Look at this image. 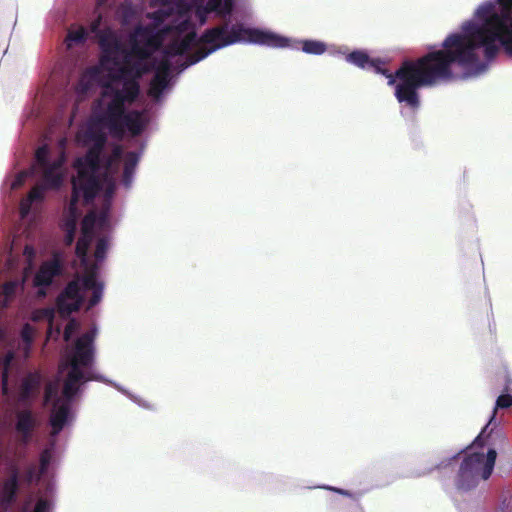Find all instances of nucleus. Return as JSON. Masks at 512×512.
<instances>
[{
  "instance_id": "obj_1",
  "label": "nucleus",
  "mask_w": 512,
  "mask_h": 512,
  "mask_svg": "<svg viewBox=\"0 0 512 512\" xmlns=\"http://www.w3.org/2000/svg\"><path fill=\"white\" fill-rule=\"evenodd\" d=\"M501 28L498 20L497 3L488 1L478 7L475 21H466L461 33L448 35L442 49L428 52L416 60H404L396 76L400 83L396 87V99L416 110L420 107L418 89L432 87L454 77L452 65L470 69L478 65L476 50L484 47L487 60L493 59L499 51L496 41L501 44Z\"/></svg>"
},
{
  "instance_id": "obj_2",
  "label": "nucleus",
  "mask_w": 512,
  "mask_h": 512,
  "mask_svg": "<svg viewBox=\"0 0 512 512\" xmlns=\"http://www.w3.org/2000/svg\"><path fill=\"white\" fill-rule=\"evenodd\" d=\"M171 29L168 33L175 32L178 35L186 33L182 38L171 41L165 48L164 53L168 57L184 55L191 47L201 45L198 49L187 55L182 68H187L206 58L209 54L233 45L238 42L247 41L254 44L265 45L273 48H285L290 44L288 38L278 34L256 28H246L241 23L231 25L229 18L219 25L206 29L200 38H197L193 23L188 19H182L175 25H167Z\"/></svg>"
},
{
  "instance_id": "obj_3",
  "label": "nucleus",
  "mask_w": 512,
  "mask_h": 512,
  "mask_svg": "<svg viewBox=\"0 0 512 512\" xmlns=\"http://www.w3.org/2000/svg\"><path fill=\"white\" fill-rule=\"evenodd\" d=\"M89 139L92 141V145L83 157L77 158L74 162L77 176L72 179V194L69 203L71 211L77 208L80 197L83 198L85 204H89L102 188L99 172L107 136L102 131H93L89 134Z\"/></svg>"
},
{
  "instance_id": "obj_4",
  "label": "nucleus",
  "mask_w": 512,
  "mask_h": 512,
  "mask_svg": "<svg viewBox=\"0 0 512 512\" xmlns=\"http://www.w3.org/2000/svg\"><path fill=\"white\" fill-rule=\"evenodd\" d=\"M132 49L123 54V61L119 60L116 71L111 74L114 82H122V88H116L110 84L104 85L106 90L102 93L103 97L113 96L112 108H118L122 105V97L129 100H137L140 95L139 80L143 75L152 70V66L145 62L146 59L136 58L132 60Z\"/></svg>"
},
{
  "instance_id": "obj_5",
  "label": "nucleus",
  "mask_w": 512,
  "mask_h": 512,
  "mask_svg": "<svg viewBox=\"0 0 512 512\" xmlns=\"http://www.w3.org/2000/svg\"><path fill=\"white\" fill-rule=\"evenodd\" d=\"M493 430L485 434L488 444L483 447L474 446V442L467 448L456 477V487L459 490L468 491L475 488L480 480H487L494 469L497 452L489 447L486 454L483 448L490 446Z\"/></svg>"
},
{
  "instance_id": "obj_6",
  "label": "nucleus",
  "mask_w": 512,
  "mask_h": 512,
  "mask_svg": "<svg viewBox=\"0 0 512 512\" xmlns=\"http://www.w3.org/2000/svg\"><path fill=\"white\" fill-rule=\"evenodd\" d=\"M95 330L83 333L75 341L74 350L68 360L69 371L64 379L62 396L73 399L80 390L81 385L92 380L81 368L90 367L94 360Z\"/></svg>"
},
{
  "instance_id": "obj_7",
  "label": "nucleus",
  "mask_w": 512,
  "mask_h": 512,
  "mask_svg": "<svg viewBox=\"0 0 512 512\" xmlns=\"http://www.w3.org/2000/svg\"><path fill=\"white\" fill-rule=\"evenodd\" d=\"M107 103L105 109L95 114L96 122L107 128L113 137H122L125 131H129L132 136L142 134L148 124L144 111L132 110L126 112V104L131 105L136 100L122 97V105L118 108H112L113 96Z\"/></svg>"
},
{
  "instance_id": "obj_8",
  "label": "nucleus",
  "mask_w": 512,
  "mask_h": 512,
  "mask_svg": "<svg viewBox=\"0 0 512 512\" xmlns=\"http://www.w3.org/2000/svg\"><path fill=\"white\" fill-rule=\"evenodd\" d=\"M170 27H164L161 30H155L153 27H139L136 29V35L139 39L134 40L131 46L132 53L136 58L149 59L153 52L157 51L168 34Z\"/></svg>"
},
{
  "instance_id": "obj_9",
  "label": "nucleus",
  "mask_w": 512,
  "mask_h": 512,
  "mask_svg": "<svg viewBox=\"0 0 512 512\" xmlns=\"http://www.w3.org/2000/svg\"><path fill=\"white\" fill-rule=\"evenodd\" d=\"M81 285L78 280L70 281L64 290L58 295L56 306L62 316H68L78 311L83 304Z\"/></svg>"
},
{
  "instance_id": "obj_10",
  "label": "nucleus",
  "mask_w": 512,
  "mask_h": 512,
  "mask_svg": "<svg viewBox=\"0 0 512 512\" xmlns=\"http://www.w3.org/2000/svg\"><path fill=\"white\" fill-rule=\"evenodd\" d=\"M98 42L102 50L101 63H111L119 65L118 54H124L126 50L123 48L116 34L109 28H105L98 32Z\"/></svg>"
},
{
  "instance_id": "obj_11",
  "label": "nucleus",
  "mask_w": 512,
  "mask_h": 512,
  "mask_svg": "<svg viewBox=\"0 0 512 512\" xmlns=\"http://www.w3.org/2000/svg\"><path fill=\"white\" fill-rule=\"evenodd\" d=\"M497 3L498 20L501 28V46L507 56L512 58V0H495Z\"/></svg>"
},
{
  "instance_id": "obj_12",
  "label": "nucleus",
  "mask_w": 512,
  "mask_h": 512,
  "mask_svg": "<svg viewBox=\"0 0 512 512\" xmlns=\"http://www.w3.org/2000/svg\"><path fill=\"white\" fill-rule=\"evenodd\" d=\"M62 272L61 264L58 260L43 262L33 278V285L38 288L37 294L40 297L46 296V288L49 287L53 279Z\"/></svg>"
},
{
  "instance_id": "obj_13",
  "label": "nucleus",
  "mask_w": 512,
  "mask_h": 512,
  "mask_svg": "<svg viewBox=\"0 0 512 512\" xmlns=\"http://www.w3.org/2000/svg\"><path fill=\"white\" fill-rule=\"evenodd\" d=\"M346 61L359 67V68H367L372 67L376 72L384 74L388 78V85H395V88L400 83L399 78L396 76L397 71L400 67L395 71L394 74L389 73L386 69H381L380 66L376 63L375 60L371 59L369 55L362 50H355L349 53L346 56Z\"/></svg>"
},
{
  "instance_id": "obj_14",
  "label": "nucleus",
  "mask_w": 512,
  "mask_h": 512,
  "mask_svg": "<svg viewBox=\"0 0 512 512\" xmlns=\"http://www.w3.org/2000/svg\"><path fill=\"white\" fill-rule=\"evenodd\" d=\"M64 156L61 155L58 159L54 160L50 165L42 167V184L50 190L59 189L64 180Z\"/></svg>"
},
{
  "instance_id": "obj_15",
  "label": "nucleus",
  "mask_w": 512,
  "mask_h": 512,
  "mask_svg": "<svg viewBox=\"0 0 512 512\" xmlns=\"http://www.w3.org/2000/svg\"><path fill=\"white\" fill-rule=\"evenodd\" d=\"M17 421L15 425V429L17 433L21 436V441L24 444H27L31 441L33 432L38 425V421L34 415V413L29 410H21L16 415Z\"/></svg>"
},
{
  "instance_id": "obj_16",
  "label": "nucleus",
  "mask_w": 512,
  "mask_h": 512,
  "mask_svg": "<svg viewBox=\"0 0 512 512\" xmlns=\"http://www.w3.org/2000/svg\"><path fill=\"white\" fill-rule=\"evenodd\" d=\"M42 376L39 372H30L22 380L19 391L21 402L34 399L40 391Z\"/></svg>"
},
{
  "instance_id": "obj_17",
  "label": "nucleus",
  "mask_w": 512,
  "mask_h": 512,
  "mask_svg": "<svg viewBox=\"0 0 512 512\" xmlns=\"http://www.w3.org/2000/svg\"><path fill=\"white\" fill-rule=\"evenodd\" d=\"M64 400L61 403L54 404V409L50 416V425L52 427L51 435L57 436L67 423L70 412V401L63 396Z\"/></svg>"
},
{
  "instance_id": "obj_18",
  "label": "nucleus",
  "mask_w": 512,
  "mask_h": 512,
  "mask_svg": "<svg viewBox=\"0 0 512 512\" xmlns=\"http://www.w3.org/2000/svg\"><path fill=\"white\" fill-rule=\"evenodd\" d=\"M18 490L19 475L17 470H13L0 487V503L5 506L11 505L16 500Z\"/></svg>"
},
{
  "instance_id": "obj_19",
  "label": "nucleus",
  "mask_w": 512,
  "mask_h": 512,
  "mask_svg": "<svg viewBox=\"0 0 512 512\" xmlns=\"http://www.w3.org/2000/svg\"><path fill=\"white\" fill-rule=\"evenodd\" d=\"M46 190L49 189L42 183H38L30 190L28 195L20 201L19 212L21 218H25L29 215L34 202L44 199Z\"/></svg>"
},
{
  "instance_id": "obj_20",
  "label": "nucleus",
  "mask_w": 512,
  "mask_h": 512,
  "mask_svg": "<svg viewBox=\"0 0 512 512\" xmlns=\"http://www.w3.org/2000/svg\"><path fill=\"white\" fill-rule=\"evenodd\" d=\"M512 406V395L510 394H502L500 395L496 400V405L493 410V414L488 422V424L482 429L481 433L475 438L474 440V446L477 447H483L484 445L488 444V442L485 440V434L487 433L488 426L493 422L495 419V415L498 409H504L509 408Z\"/></svg>"
},
{
  "instance_id": "obj_21",
  "label": "nucleus",
  "mask_w": 512,
  "mask_h": 512,
  "mask_svg": "<svg viewBox=\"0 0 512 512\" xmlns=\"http://www.w3.org/2000/svg\"><path fill=\"white\" fill-rule=\"evenodd\" d=\"M139 162V155L135 151H129L126 153L124 158V169L122 175V183L125 187L129 188L131 186L133 176L136 170V167Z\"/></svg>"
},
{
  "instance_id": "obj_22",
  "label": "nucleus",
  "mask_w": 512,
  "mask_h": 512,
  "mask_svg": "<svg viewBox=\"0 0 512 512\" xmlns=\"http://www.w3.org/2000/svg\"><path fill=\"white\" fill-rule=\"evenodd\" d=\"M123 151L120 145H116L111 154L105 158L102 157L101 168L105 177L114 175L118 170V163L122 157Z\"/></svg>"
},
{
  "instance_id": "obj_23",
  "label": "nucleus",
  "mask_w": 512,
  "mask_h": 512,
  "mask_svg": "<svg viewBox=\"0 0 512 512\" xmlns=\"http://www.w3.org/2000/svg\"><path fill=\"white\" fill-rule=\"evenodd\" d=\"M170 73L171 63L169 62V60L164 59L157 66L151 83H153V85L158 86L159 88L166 89L170 80Z\"/></svg>"
},
{
  "instance_id": "obj_24",
  "label": "nucleus",
  "mask_w": 512,
  "mask_h": 512,
  "mask_svg": "<svg viewBox=\"0 0 512 512\" xmlns=\"http://www.w3.org/2000/svg\"><path fill=\"white\" fill-rule=\"evenodd\" d=\"M234 7V0H208L206 10L215 12L218 16L226 18L230 16Z\"/></svg>"
},
{
  "instance_id": "obj_25",
  "label": "nucleus",
  "mask_w": 512,
  "mask_h": 512,
  "mask_svg": "<svg viewBox=\"0 0 512 512\" xmlns=\"http://www.w3.org/2000/svg\"><path fill=\"white\" fill-rule=\"evenodd\" d=\"M92 239L93 238L90 237L80 236L76 243L75 254L83 264L87 262V253Z\"/></svg>"
},
{
  "instance_id": "obj_26",
  "label": "nucleus",
  "mask_w": 512,
  "mask_h": 512,
  "mask_svg": "<svg viewBox=\"0 0 512 512\" xmlns=\"http://www.w3.org/2000/svg\"><path fill=\"white\" fill-rule=\"evenodd\" d=\"M58 390H59V384L57 381H50L46 384L45 390H44V403L48 404L52 400H54V404H58L63 402L58 397Z\"/></svg>"
},
{
  "instance_id": "obj_27",
  "label": "nucleus",
  "mask_w": 512,
  "mask_h": 512,
  "mask_svg": "<svg viewBox=\"0 0 512 512\" xmlns=\"http://www.w3.org/2000/svg\"><path fill=\"white\" fill-rule=\"evenodd\" d=\"M302 50L308 54L320 55L326 51V45L321 41L306 40L302 43Z\"/></svg>"
},
{
  "instance_id": "obj_28",
  "label": "nucleus",
  "mask_w": 512,
  "mask_h": 512,
  "mask_svg": "<svg viewBox=\"0 0 512 512\" xmlns=\"http://www.w3.org/2000/svg\"><path fill=\"white\" fill-rule=\"evenodd\" d=\"M43 475L44 474L42 472H40V470L36 466V464L32 463V464L28 465V467L26 468V470L23 474V480L28 485H30L32 483H38L41 480Z\"/></svg>"
},
{
  "instance_id": "obj_29",
  "label": "nucleus",
  "mask_w": 512,
  "mask_h": 512,
  "mask_svg": "<svg viewBox=\"0 0 512 512\" xmlns=\"http://www.w3.org/2000/svg\"><path fill=\"white\" fill-rule=\"evenodd\" d=\"M174 9L172 7H162L152 13L148 14V18L152 19L156 26L161 25L166 21L172 14Z\"/></svg>"
},
{
  "instance_id": "obj_30",
  "label": "nucleus",
  "mask_w": 512,
  "mask_h": 512,
  "mask_svg": "<svg viewBox=\"0 0 512 512\" xmlns=\"http://www.w3.org/2000/svg\"><path fill=\"white\" fill-rule=\"evenodd\" d=\"M101 283L97 281L96 267L89 270L82 278V286L86 290H91Z\"/></svg>"
},
{
  "instance_id": "obj_31",
  "label": "nucleus",
  "mask_w": 512,
  "mask_h": 512,
  "mask_svg": "<svg viewBox=\"0 0 512 512\" xmlns=\"http://www.w3.org/2000/svg\"><path fill=\"white\" fill-rule=\"evenodd\" d=\"M52 457H53V454H52V447L50 448H45L41 453H40V457H39V470L40 472H42L43 474H45L49 468V465L52 461Z\"/></svg>"
},
{
  "instance_id": "obj_32",
  "label": "nucleus",
  "mask_w": 512,
  "mask_h": 512,
  "mask_svg": "<svg viewBox=\"0 0 512 512\" xmlns=\"http://www.w3.org/2000/svg\"><path fill=\"white\" fill-rule=\"evenodd\" d=\"M95 222L94 214L86 215L82 221L81 236L93 238V227Z\"/></svg>"
},
{
  "instance_id": "obj_33",
  "label": "nucleus",
  "mask_w": 512,
  "mask_h": 512,
  "mask_svg": "<svg viewBox=\"0 0 512 512\" xmlns=\"http://www.w3.org/2000/svg\"><path fill=\"white\" fill-rule=\"evenodd\" d=\"M49 148L47 145H43L37 148L35 152V159L37 164L42 168L50 165L52 162L48 160Z\"/></svg>"
},
{
  "instance_id": "obj_34",
  "label": "nucleus",
  "mask_w": 512,
  "mask_h": 512,
  "mask_svg": "<svg viewBox=\"0 0 512 512\" xmlns=\"http://www.w3.org/2000/svg\"><path fill=\"white\" fill-rule=\"evenodd\" d=\"M12 357V354H9L4 359V367L1 374L3 393H7L8 390L9 365L11 363Z\"/></svg>"
},
{
  "instance_id": "obj_35",
  "label": "nucleus",
  "mask_w": 512,
  "mask_h": 512,
  "mask_svg": "<svg viewBox=\"0 0 512 512\" xmlns=\"http://www.w3.org/2000/svg\"><path fill=\"white\" fill-rule=\"evenodd\" d=\"M108 250V241L106 238H100L97 241L94 256L97 261H102Z\"/></svg>"
},
{
  "instance_id": "obj_36",
  "label": "nucleus",
  "mask_w": 512,
  "mask_h": 512,
  "mask_svg": "<svg viewBox=\"0 0 512 512\" xmlns=\"http://www.w3.org/2000/svg\"><path fill=\"white\" fill-rule=\"evenodd\" d=\"M66 234L64 237V243L66 246H71L75 240L76 234V223L74 220H70L66 223Z\"/></svg>"
},
{
  "instance_id": "obj_37",
  "label": "nucleus",
  "mask_w": 512,
  "mask_h": 512,
  "mask_svg": "<svg viewBox=\"0 0 512 512\" xmlns=\"http://www.w3.org/2000/svg\"><path fill=\"white\" fill-rule=\"evenodd\" d=\"M17 287L18 283L16 281H8L3 284L2 294L4 295L6 301H10L14 297Z\"/></svg>"
},
{
  "instance_id": "obj_38",
  "label": "nucleus",
  "mask_w": 512,
  "mask_h": 512,
  "mask_svg": "<svg viewBox=\"0 0 512 512\" xmlns=\"http://www.w3.org/2000/svg\"><path fill=\"white\" fill-rule=\"evenodd\" d=\"M92 290V296L90 297L88 301V309L96 306L102 299L103 295V284L101 283L97 287L91 289Z\"/></svg>"
},
{
  "instance_id": "obj_39",
  "label": "nucleus",
  "mask_w": 512,
  "mask_h": 512,
  "mask_svg": "<svg viewBox=\"0 0 512 512\" xmlns=\"http://www.w3.org/2000/svg\"><path fill=\"white\" fill-rule=\"evenodd\" d=\"M68 39L77 43L84 42L86 39V32L83 28L69 32Z\"/></svg>"
},
{
  "instance_id": "obj_40",
  "label": "nucleus",
  "mask_w": 512,
  "mask_h": 512,
  "mask_svg": "<svg viewBox=\"0 0 512 512\" xmlns=\"http://www.w3.org/2000/svg\"><path fill=\"white\" fill-rule=\"evenodd\" d=\"M76 329H77L76 321L74 319L70 320L64 328V333H63L64 340L69 341L72 334L75 332Z\"/></svg>"
},
{
  "instance_id": "obj_41",
  "label": "nucleus",
  "mask_w": 512,
  "mask_h": 512,
  "mask_svg": "<svg viewBox=\"0 0 512 512\" xmlns=\"http://www.w3.org/2000/svg\"><path fill=\"white\" fill-rule=\"evenodd\" d=\"M50 501L48 499L40 498L34 507L33 512H49Z\"/></svg>"
},
{
  "instance_id": "obj_42",
  "label": "nucleus",
  "mask_w": 512,
  "mask_h": 512,
  "mask_svg": "<svg viewBox=\"0 0 512 512\" xmlns=\"http://www.w3.org/2000/svg\"><path fill=\"white\" fill-rule=\"evenodd\" d=\"M164 90L165 89L159 88L158 86L153 85V83L150 82L148 94H149V96L158 99L162 95Z\"/></svg>"
},
{
  "instance_id": "obj_43",
  "label": "nucleus",
  "mask_w": 512,
  "mask_h": 512,
  "mask_svg": "<svg viewBox=\"0 0 512 512\" xmlns=\"http://www.w3.org/2000/svg\"><path fill=\"white\" fill-rule=\"evenodd\" d=\"M26 176V172H20L13 182V188L20 187L24 183Z\"/></svg>"
},
{
  "instance_id": "obj_44",
  "label": "nucleus",
  "mask_w": 512,
  "mask_h": 512,
  "mask_svg": "<svg viewBox=\"0 0 512 512\" xmlns=\"http://www.w3.org/2000/svg\"><path fill=\"white\" fill-rule=\"evenodd\" d=\"M100 21H101V17H98V19L93 21L91 24V31L93 33H96L97 36H98V32L101 30V29H99Z\"/></svg>"
},
{
  "instance_id": "obj_45",
  "label": "nucleus",
  "mask_w": 512,
  "mask_h": 512,
  "mask_svg": "<svg viewBox=\"0 0 512 512\" xmlns=\"http://www.w3.org/2000/svg\"><path fill=\"white\" fill-rule=\"evenodd\" d=\"M29 331H30V326L28 324H26L22 330V338L25 340V341H31V337L29 335Z\"/></svg>"
},
{
  "instance_id": "obj_46",
  "label": "nucleus",
  "mask_w": 512,
  "mask_h": 512,
  "mask_svg": "<svg viewBox=\"0 0 512 512\" xmlns=\"http://www.w3.org/2000/svg\"><path fill=\"white\" fill-rule=\"evenodd\" d=\"M153 1L161 6H164V7H169L173 3V0H153Z\"/></svg>"
},
{
  "instance_id": "obj_47",
  "label": "nucleus",
  "mask_w": 512,
  "mask_h": 512,
  "mask_svg": "<svg viewBox=\"0 0 512 512\" xmlns=\"http://www.w3.org/2000/svg\"><path fill=\"white\" fill-rule=\"evenodd\" d=\"M333 490L338 492L339 494H342V495H346V496L349 495V492L346 491V490H343V489H334L333 488Z\"/></svg>"
},
{
  "instance_id": "obj_48",
  "label": "nucleus",
  "mask_w": 512,
  "mask_h": 512,
  "mask_svg": "<svg viewBox=\"0 0 512 512\" xmlns=\"http://www.w3.org/2000/svg\"><path fill=\"white\" fill-rule=\"evenodd\" d=\"M25 253H27V254H29V255H30V254H32V253H33V249H32L31 247H29V246H26V247H25Z\"/></svg>"
},
{
  "instance_id": "obj_49",
  "label": "nucleus",
  "mask_w": 512,
  "mask_h": 512,
  "mask_svg": "<svg viewBox=\"0 0 512 512\" xmlns=\"http://www.w3.org/2000/svg\"><path fill=\"white\" fill-rule=\"evenodd\" d=\"M104 1H105V0H98V2H99V3H102V2H104Z\"/></svg>"
}]
</instances>
